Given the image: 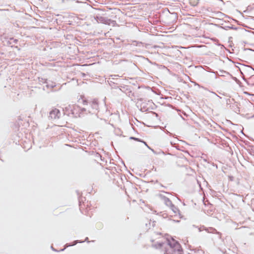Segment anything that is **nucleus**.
<instances>
[{
  "label": "nucleus",
  "instance_id": "nucleus-3",
  "mask_svg": "<svg viewBox=\"0 0 254 254\" xmlns=\"http://www.w3.org/2000/svg\"><path fill=\"white\" fill-rule=\"evenodd\" d=\"M60 112L57 109H54L50 113L49 117L51 119H56L59 118Z\"/></svg>",
  "mask_w": 254,
  "mask_h": 254
},
{
  "label": "nucleus",
  "instance_id": "nucleus-4",
  "mask_svg": "<svg viewBox=\"0 0 254 254\" xmlns=\"http://www.w3.org/2000/svg\"><path fill=\"white\" fill-rule=\"evenodd\" d=\"M189 2L192 6H196L199 3V0H189Z\"/></svg>",
  "mask_w": 254,
  "mask_h": 254
},
{
  "label": "nucleus",
  "instance_id": "nucleus-5",
  "mask_svg": "<svg viewBox=\"0 0 254 254\" xmlns=\"http://www.w3.org/2000/svg\"><path fill=\"white\" fill-rule=\"evenodd\" d=\"M83 104L84 105H87V102L86 101L84 100V101H83Z\"/></svg>",
  "mask_w": 254,
  "mask_h": 254
},
{
  "label": "nucleus",
  "instance_id": "nucleus-1",
  "mask_svg": "<svg viewBox=\"0 0 254 254\" xmlns=\"http://www.w3.org/2000/svg\"><path fill=\"white\" fill-rule=\"evenodd\" d=\"M162 251L164 254H183L180 244L173 239L168 240Z\"/></svg>",
  "mask_w": 254,
  "mask_h": 254
},
{
  "label": "nucleus",
  "instance_id": "nucleus-2",
  "mask_svg": "<svg viewBox=\"0 0 254 254\" xmlns=\"http://www.w3.org/2000/svg\"><path fill=\"white\" fill-rule=\"evenodd\" d=\"M168 239L161 234L154 235L151 240L152 247L156 249H163L165 247Z\"/></svg>",
  "mask_w": 254,
  "mask_h": 254
}]
</instances>
